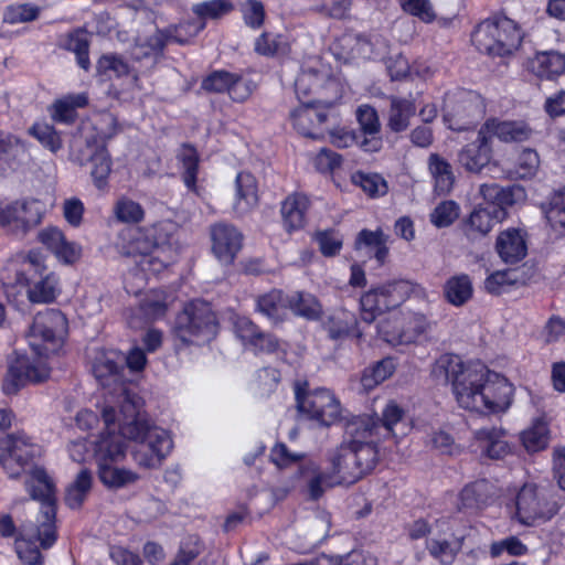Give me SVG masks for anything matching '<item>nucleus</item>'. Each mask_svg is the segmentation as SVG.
I'll return each instance as SVG.
<instances>
[{"mask_svg":"<svg viewBox=\"0 0 565 565\" xmlns=\"http://www.w3.org/2000/svg\"><path fill=\"white\" fill-rule=\"evenodd\" d=\"M178 226L174 222L164 220L149 226L139 227L127 244L126 254L135 259L142 276L136 277L140 284L135 288L126 282L128 292L138 294L145 285L147 274H159L177 260L179 245L175 241Z\"/></svg>","mask_w":565,"mask_h":565,"instance_id":"3","label":"nucleus"},{"mask_svg":"<svg viewBox=\"0 0 565 565\" xmlns=\"http://www.w3.org/2000/svg\"><path fill=\"white\" fill-rule=\"evenodd\" d=\"M124 371L125 369L120 364V360L116 361L110 359L109 355H96L93 362V373L99 384L104 387L114 386L105 395L104 405L105 407L113 408V415L116 418L118 413H121L122 406L127 403V399L140 401V398L131 394L124 385Z\"/></svg>","mask_w":565,"mask_h":565,"instance_id":"16","label":"nucleus"},{"mask_svg":"<svg viewBox=\"0 0 565 565\" xmlns=\"http://www.w3.org/2000/svg\"><path fill=\"white\" fill-rule=\"evenodd\" d=\"M258 310L274 321L281 320L288 312V298L281 291L273 290L257 300Z\"/></svg>","mask_w":565,"mask_h":565,"instance_id":"48","label":"nucleus"},{"mask_svg":"<svg viewBox=\"0 0 565 565\" xmlns=\"http://www.w3.org/2000/svg\"><path fill=\"white\" fill-rule=\"evenodd\" d=\"M38 241L63 266H73L83 257V246L68 239L64 232L56 226H46L39 231Z\"/></svg>","mask_w":565,"mask_h":565,"instance_id":"23","label":"nucleus"},{"mask_svg":"<svg viewBox=\"0 0 565 565\" xmlns=\"http://www.w3.org/2000/svg\"><path fill=\"white\" fill-rule=\"evenodd\" d=\"M216 333L215 315L205 301L189 302L175 319L174 334L182 343L201 348L214 339Z\"/></svg>","mask_w":565,"mask_h":565,"instance_id":"10","label":"nucleus"},{"mask_svg":"<svg viewBox=\"0 0 565 565\" xmlns=\"http://www.w3.org/2000/svg\"><path fill=\"white\" fill-rule=\"evenodd\" d=\"M395 369V359L392 355H387L374 366L364 370L361 377V385L364 391L369 392L388 379L394 373Z\"/></svg>","mask_w":565,"mask_h":565,"instance_id":"46","label":"nucleus"},{"mask_svg":"<svg viewBox=\"0 0 565 565\" xmlns=\"http://www.w3.org/2000/svg\"><path fill=\"white\" fill-rule=\"evenodd\" d=\"M495 252L505 264L521 262L527 254L526 232L521 227H508L498 233Z\"/></svg>","mask_w":565,"mask_h":565,"instance_id":"29","label":"nucleus"},{"mask_svg":"<svg viewBox=\"0 0 565 565\" xmlns=\"http://www.w3.org/2000/svg\"><path fill=\"white\" fill-rule=\"evenodd\" d=\"M527 551V546L516 536H509L490 545V555L492 557H499L504 553L510 556H523Z\"/></svg>","mask_w":565,"mask_h":565,"instance_id":"62","label":"nucleus"},{"mask_svg":"<svg viewBox=\"0 0 565 565\" xmlns=\"http://www.w3.org/2000/svg\"><path fill=\"white\" fill-rule=\"evenodd\" d=\"M29 134L33 136L44 148L53 153H56L63 147V141L60 134L53 126L46 122H35L29 129Z\"/></svg>","mask_w":565,"mask_h":565,"instance_id":"53","label":"nucleus"},{"mask_svg":"<svg viewBox=\"0 0 565 565\" xmlns=\"http://www.w3.org/2000/svg\"><path fill=\"white\" fill-rule=\"evenodd\" d=\"M527 70L543 79H553L565 72V55L556 51L537 52L527 60Z\"/></svg>","mask_w":565,"mask_h":565,"instance_id":"33","label":"nucleus"},{"mask_svg":"<svg viewBox=\"0 0 565 565\" xmlns=\"http://www.w3.org/2000/svg\"><path fill=\"white\" fill-rule=\"evenodd\" d=\"M482 111L480 97L466 90L447 93L444 99V122L451 130H465L477 119Z\"/></svg>","mask_w":565,"mask_h":565,"instance_id":"19","label":"nucleus"},{"mask_svg":"<svg viewBox=\"0 0 565 565\" xmlns=\"http://www.w3.org/2000/svg\"><path fill=\"white\" fill-rule=\"evenodd\" d=\"M25 154L21 140L12 135L0 137V174L14 170Z\"/></svg>","mask_w":565,"mask_h":565,"instance_id":"41","label":"nucleus"},{"mask_svg":"<svg viewBox=\"0 0 565 565\" xmlns=\"http://www.w3.org/2000/svg\"><path fill=\"white\" fill-rule=\"evenodd\" d=\"M356 324L354 316L349 311H340L334 315L329 322V333L332 339L348 337L351 329Z\"/></svg>","mask_w":565,"mask_h":565,"instance_id":"63","label":"nucleus"},{"mask_svg":"<svg viewBox=\"0 0 565 565\" xmlns=\"http://www.w3.org/2000/svg\"><path fill=\"white\" fill-rule=\"evenodd\" d=\"M42 204L39 201L15 202L0 204V226L18 234H24L40 224L42 220Z\"/></svg>","mask_w":565,"mask_h":565,"instance_id":"22","label":"nucleus"},{"mask_svg":"<svg viewBox=\"0 0 565 565\" xmlns=\"http://www.w3.org/2000/svg\"><path fill=\"white\" fill-rule=\"evenodd\" d=\"M212 253L222 264H232L242 248L243 236L236 227L218 223L211 227Z\"/></svg>","mask_w":565,"mask_h":565,"instance_id":"26","label":"nucleus"},{"mask_svg":"<svg viewBox=\"0 0 565 565\" xmlns=\"http://www.w3.org/2000/svg\"><path fill=\"white\" fill-rule=\"evenodd\" d=\"M416 113L414 100L409 98L393 97L388 113V127L396 132L405 130L411 118Z\"/></svg>","mask_w":565,"mask_h":565,"instance_id":"43","label":"nucleus"},{"mask_svg":"<svg viewBox=\"0 0 565 565\" xmlns=\"http://www.w3.org/2000/svg\"><path fill=\"white\" fill-rule=\"evenodd\" d=\"M114 214L119 222L136 224L145 218L143 207L136 201L122 196L114 205Z\"/></svg>","mask_w":565,"mask_h":565,"instance_id":"54","label":"nucleus"},{"mask_svg":"<svg viewBox=\"0 0 565 565\" xmlns=\"http://www.w3.org/2000/svg\"><path fill=\"white\" fill-rule=\"evenodd\" d=\"M309 209V199L301 193L288 195L280 207L284 227L288 232L299 231L306 224V214Z\"/></svg>","mask_w":565,"mask_h":565,"instance_id":"34","label":"nucleus"},{"mask_svg":"<svg viewBox=\"0 0 565 565\" xmlns=\"http://www.w3.org/2000/svg\"><path fill=\"white\" fill-rule=\"evenodd\" d=\"M551 431L548 423L543 417H537L531 422L519 434V440L523 449L530 454H536L545 450L550 445Z\"/></svg>","mask_w":565,"mask_h":565,"instance_id":"35","label":"nucleus"},{"mask_svg":"<svg viewBox=\"0 0 565 565\" xmlns=\"http://www.w3.org/2000/svg\"><path fill=\"white\" fill-rule=\"evenodd\" d=\"M73 157L81 166L86 162L92 163L90 175L94 184L98 189H104L111 171V160L105 145L87 141L77 154L73 153Z\"/></svg>","mask_w":565,"mask_h":565,"instance_id":"27","label":"nucleus"},{"mask_svg":"<svg viewBox=\"0 0 565 565\" xmlns=\"http://www.w3.org/2000/svg\"><path fill=\"white\" fill-rule=\"evenodd\" d=\"M232 10L233 4L228 0H210L193 7L196 19L204 22L209 19H218Z\"/></svg>","mask_w":565,"mask_h":565,"instance_id":"56","label":"nucleus"},{"mask_svg":"<svg viewBox=\"0 0 565 565\" xmlns=\"http://www.w3.org/2000/svg\"><path fill=\"white\" fill-rule=\"evenodd\" d=\"M461 545V540L454 534L450 524L446 521H437L435 531L426 541V548L430 556L445 565L454 562Z\"/></svg>","mask_w":565,"mask_h":565,"instance_id":"25","label":"nucleus"},{"mask_svg":"<svg viewBox=\"0 0 565 565\" xmlns=\"http://www.w3.org/2000/svg\"><path fill=\"white\" fill-rule=\"evenodd\" d=\"M179 159L184 169L183 180L189 189H193L196 183V174L199 167V157L194 148L183 146L179 153Z\"/></svg>","mask_w":565,"mask_h":565,"instance_id":"59","label":"nucleus"},{"mask_svg":"<svg viewBox=\"0 0 565 565\" xmlns=\"http://www.w3.org/2000/svg\"><path fill=\"white\" fill-rule=\"evenodd\" d=\"M300 105L290 113L294 128L302 136L320 137V128L328 117V109L332 105L319 104L317 100H299Z\"/></svg>","mask_w":565,"mask_h":565,"instance_id":"24","label":"nucleus"},{"mask_svg":"<svg viewBox=\"0 0 565 565\" xmlns=\"http://www.w3.org/2000/svg\"><path fill=\"white\" fill-rule=\"evenodd\" d=\"M460 215V206L454 200L439 202L430 212L429 221L437 228L452 225Z\"/></svg>","mask_w":565,"mask_h":565,"instance_id":"52","label":"nucleus"},{"mask_svg":"<svg viewBox=\"0 0 565 565\" xmlns=\"http://www.w3.org/2000/svg\"><path fill=\"white\" fill-rule=\"evenodd\" d=\"M92 480V472L89 470L83 469L79 471L66 491L65 502L70 508L77 509L82 505L90 491Z\"/></svg>","mask_w":565,"mask_h":565,"instance_id":"49","label":"nucleus"},{"mask_svg":"<svg viewBox=\"0 0 565 565\" xmlns=\"http://www.w3.org/2000/svg\"><path fill=\"white\" fill-rule=\"evenodd\" d=\"M429 321L423 313L395 311L380 321L379 337L391 345L408 344L427 331Z\"/></svg>","mask_w":565,"mask_h":565,"instance_id":"17","label":"nucleus"},{"mask_svg":"<svg viewBox=\"0 0 565 565\" xmlns=\"http://www.w3.org/2000/svg\"><path fill=\"white\" fill-rule=\"evenodd\" d=\"M235 203L237 212L246 213L258 202V188L255 177L248 172H239L235 180Z\"/></svg>","mask_w":565,"mask_h":565,"instance_id":"39","label":"nucleus"},{"mask_svg":"<svg viewBox=\"0 0 565 565\" xmlns=\"http://www.w3.org/2000/svg\"><path fill=\"white\" fill-rule=\"evenodd\" d=\"M479 193L484 201L500 207L520 204L526 200V191L519 184L507 188L494 183L482 184Z\"/></svg>","mask_w":565,"mask_h":565,"instance_id":"36","label":"nucleus"},{"mask_svg":"<svg viewBox=\"0 0 565 565\" xmlns=\"http://www.w3.org/2000/svg\"><path fill=\"white\" fill-rule=\"evenodd\" d=\"M295 90L299 100H317L333 105L339 98V84L331 77L330 70L319 60H312L298 74Z\"/></svg>","mask_w":565,"mask_h":565,"instance_id":"11","label":"nucleus"},{"mask_svg":"<svg viewBox=\"0 0 565 565\" xmlns=\"http://www.w3.org/2000/svg\"><path fill=\"white\" fill-rule=\"evenodd\" d=\"M516 281L518 279L514 270H497L486 278L484 288L489 294L500 295L508 291L516 284Z\"/></svg>","mask_w":565,"mask_h":565,"instance_id":"57","label":"nucleus"},{"mask_svg":"<svg viewBox=\"0 0 565 565\" xmlns=\"http://www.w3.org/2000/svg\"><path fill=\"white\" fill-rule=\"evenodd\" d=\"M140 408V401L127 399L121 413L116 415V435L126 443L135 441L131 457L138 467L157 469L170 455L173 440L167 429L152 423Z\"/></svg>","mask_w":565,"mask_h":565,"instance_id":"2","label":"nucleus"},{"mask_svg":"<svg viewBox=\"0 0 565 565\" xmlns=\"http://www.w3.org/2000/svg\"><path fill=\"white\" fill-rule=\"evenodd\" d=\"M97 73L108 79L128 77L131 83L138 79L130 66L116 54H105L97 62Z\"/></svg>","mask_w":565,"mask_h":565,"instance_id":"44","label":"nucleus"},{"mask_svg":"<svg viewBox=\"0 0 565 565\" xmlns=\"http://www.w3.org/2000/svg\"><path fill=\"white\" fill-rule=\"evenodd\" d=\"M491 139L481 127L476 141L465 146L458 153V162L469 172H480L491 160Z\"/></svg>","mask_w":565,"mask_h":565,"instance_id":"30","label":"nucleus"},{"mask_svg":"<svg viewBox=\"0 0 565 565\" xmlns=\"http://www.w3.org/2000/svg\"><path fill=\"white\" fill-rule=\"evenodd\" d=\"M402 10L425 23L436 20V13L430 0H397Z\"/></svg>","mask_w":565,"mask_h":565,"instance_id":"58","label":"nucleus"},{"mask_svg":"<svg viewBox=\"0 0 565 565\" xmlns=\"http://www.w3.org/2000/svg\"><path fill=\"white\" fill-rule=\"evenodd\" d=\"M22 265L17 281L25 287L28 300L33 305L55 302L62 292L61 279L47 267L45 256L32 249L23 257Z\"/></svg>","mask_w":565,"mask_h":565,"instance_id":"6","label":"nucleus"},{"mask_svg":"<svg viewBox=\"0 0 565 565\" xmlns=\"http://www.w3.org/2000/svg\"><path fill=\"white\" fill-rule=\"evenodd\" d=\"M428 171L434 181V191L438 194L449 193L455 184V174L450 163L437 153L428 157Z\"/></svg>","mask_w":565,"mask_h":565,"instance_id":"40","label":"nucleus"},{"mask_svg":"<svg viewBox=\"0 0 565 565\" xmlns=\"http://www.w3.org/2000/svg\"><path fill=\"white\" fill-rule=\"evenodd\" d=\"M556 504L547 499L544 489L533 483L524 484L510 510V519L523 526H536L556 513Z\"/></svg>","mask_w":565,"mask_h":565,"instance_id":"13","label":"nucleus"},{"mask_svg":"<svg viewBox=\"0 0 565 565\" xmlns=\"http://www.w3.org/2000/svg\"><path fill=\"white\" fill-rule=\"evenodd\" d=\"M446 299L454 306H462L473 292L472 284L468 275L461 274L449 278L444 288Z\"/></svg>","mask_w":565,"mask_h":565,"instance_id":"47","label":"nucleus"},{"mask_svg":"<svg viewBox=\"0 0 565 565\" xmlns=\"http://www.w3.org/2000/svg\"><path fill=\"white\" fill-rule=\"evenodd\" d=\"M68 334L66 316L57 309H45L33 317L26 339L36 353L55 351Z\"/></svg>","mask_w":565,"mask_h":565,"instance_id":"12","label":"nucleus"},{"mask_svg":"<svg viewBox=\"0 0 565 565\" xmlns=\"http://www.w3.org/2000/svg\"><path fill=\"white\" fill-rule=\"evenodd\" d=\"M305 455L292 452L285 444H276L270 450V460L279 469L289 468L303 459Z\"/></svg>","mask_w":565,"mask_h":565,"instance_id":"64","label":"nucleus"},{"mask_svg":"<svg viewBox=\"0 0 565 565\" xmlns=\"http://www.w3.org/2000/svg\"><path fill=\"white\" fill-rule=\"evenodd\" d=\"M411 297L427 300L428 294L424 287L408 280H395L373 288L360 299L362 318L372 322L382 312L398 307Z\"/></svg>","mask_w":565,"mask_h":565,"instance_id":"9","label":"nucleus"},{"mask_svg":"<svg viewBox=\"0 0 565 565\" xmlns=\"http://www.w3.org/2000/svg\"><path fill=\"white\" fill-rule=\"evenodd\" d=\"M28 473L26 490L33 500L41 502L34 537L43 548H50L56 541L54 483L40 467H33Z\"/></svg>","mask_w":565,"mask_h":565,"instance_id":"7","label":"nucleus"},{"mask_svg":"<svg viewBox=\"0 0 565 565\" xmlns=\"http://www.w3.org/2000/svg\"><path fill=\"white\" fill-rule=\"evenodd\" d=\"M172 301V295H169L163 290H151L146 295L140 308L149 319H158L164 316Z\"/></svg>","mask_w":565,"mask_h":565,"instance_id":"51","label":"nucleus"},{"mask_svg":"<svg viewBox=\"0 0 565 565\" xmlns=\"http://www.w3.org/2000/svg\"><path fill=\"white\" fill-rule=\"evenodd\" d=\"M299 475L305 479L307 483V493L310 499H319L326 489L333 487L334 484H328L329 472H323L315 462H307L299 468Z\"/></svg>","mask_w":565,"mask_h":565,"instance_id":"42","label":"nucleus"},{"mask_svg":"<svg viewBox=\"0 0 565 565\" xmlns=\"http://www.w3.org/2000/svg\"><path fill=\"white\" fill-rule=\"evenodd\" d=\"M289 310L308 320L319 319L322 315V306L319 300L308 292H296L288 298Z\"/></svg>","mask_w":565,"mask_h":565,"instance_id":"45","label":"nucleus"},{"mask_svg":"<svg viewBox=\"0 0 565 565\" xmlns=\"http://www.w3.org/2000/svg\"><path fill=\"white\" fill-rule=\"evenodd\" d=\"M404 414V409L395 401H390L382 411L381 417L365 415L351 419L348 423V434L358 436L361 430L362 436L371 440L372 444L394 437V427L402 422Z\"/></svg>","mask_w":565,"mask_h":565,"instance_id":"18","label":"nucleus"},{"mask_svg":"<svg viewBox=\"0 0 565 565\" xmlns=\"http://www.w3.org/2000/svg\"><path fill=\"white\" fill-rule=\"evenodd\" d=\"M351 181L360 186L370 198L383 196L388 191L386 180L379 173L356 171L351 175Z\"/></svg>","mask_w":565,"mask_h":565,"instance_id":"50","label":"nucleus"},{"mask_svg":"<svg viewBox=\"0 0 565 565\" xmlns=\"http://www.w3.org/2000/svg\"><path fill=\"white\" fill-rule=\"evenodd\" d=\"M205 28V22L194 19L193 21L180 23L178 26L166 31H153L147 38H138L136 49L132 52L135 58L139 60L162 51L168 42L185 44L195 38Z\"/></svg>","mask_w":565,"mask_h":565,"instance_id":"20","label":"nucleus"},{"mask_svg":"<svg viewBox=\"0 0 565 565\" xmlns=\"http://www.w3.org/2000/svg\"><path fill=\"white\" fill-rule=\"evenodd\" d=\"M471 41L480 52L492 56H505L519 49L522 33L513 20L493 17L476 26Z\"/></svg>","mask_w":565,"mask_h":565,"instance_id":"8","label":"nucleus"},{"mask_svg":"<svg viewBox=\"0 0 565 565\" xmlns=\"http://www.w3.org/2000/svg\"><path fill=\"white\" fill-rule=\"evenodd\" d=\"M105 429L94 443V458L100 482L108 489H121L139 481L140 475L118 462L126 458L127 443L116 435V420L111 407L103 411Z\"/></svg>","mask_w":565,"mask_h":565,"instance_id":"4","label":"nucleus"},{"mask_svg":"<svg viewBox=\"0 0 565 565\" xmlns=\"http://www.w3.org/2000/svg\"><path fill=\"white\" fill-rule=\"evenodd\" d=\"M497 218L498 211L495 209L490 210L478 205L463 221V233L470 239L484 237L492 231Z\"/></svg>","mask_w":565,"mask_h":565,"instance_id":"37","label":"nucleus"},{"mask_svg":"<svg viewBox=\"0 0 565 565\" xmlns=\"http://www.w3.org/2000/svg\"><path fill=\"white\" fill-rule=\"evenodd\" d=\"M40 451V447L24 434L10 435L0 440V462L10 478L26 471L29 461Z\"/></svg>","mask_w":565,"mask_h":565,"instance_id":"21","label":"nucleus"},{"mask_svg":"<svg viewBox=\"0 0 565 565\" xmlns=\"http://www.w3.org/2000/svg\"><path fill=\"white\" fill-rule=\"evenodd\" d=\"M472 451L490 459H501L511 452L505 440V431L501 428H482L475 433Z\"/></svg>","mask_w":565,"mask_h":565,"instance_id":"31","label":"nucleus"},{"mask_svg":"<svg viewBox=\"0 0 565 565\" xmlns=\"http://www.w3.org/2000/svg\"><path fill=\"white\" fill-rule=\"evenodd\" d=\"M544 213L554 230H565V188L551 196Z\"/></svg>","mask_w":565,"mask_h":565,"instance_id":"55","label":"nucleus"},{"mask_svg":"<svg viewBox=\"0 0 565 565\" xmlns=\"http://www.w3.org/2000/svg\"><path fill=\"white\" fill-rule=\"evenodd\" d=\"M491 486L484 481H476L466 486L458 497V509L482 511L490 504Z\"/></svg>","mask_w":565,"mask_h":565,"instance_id":"38","label":"nucleus"},{"mask_svg":"<svg viewBox=\"0 0 565 565\" xmlns=\"http://www.w3.org/2000/svg\"><path fill=\"white\" fill-rule=\"evenodd\" d=\"M347 438L329 457L330 476L328 484H352L369 473L376 462V449L362 431Z\"/></svg>","mask_w":565,"mask_h":565,"instance_id":"5","label":"nucleus"},{"mask_svg":"<svg viewBox=\"0 0 565 565\" xmlns=\"http://www.w3.org/2000/svg\"><path fill=\"white\" fill-rule=\"evenodd\" d=\"M39 14L40 8L34 4H14L7 8L3 20L9 24L25 23L34 21Z\"/></svg>","mask_w":565,"mask_h":565,"instance_id":"61","label":"nucleus"},{"mask_svg":"<svg viewBox=\"0 0 565 565\" xmlns=\"http://www.w3.org/2000/svg\"><path fill=\"white\" fill-rule=\"evenodd\" d=\"M49 355H13L8 363L2 391L7 395L17 394L28 384H39L51 375Z\"/></svg>","mask_w":565,"mask_h":565,"instance_id":"14","label":"nucleus"},{"mask_svg":"<svg viewBox=\"0 0 565 565\" xmlns=\"http://www.w3.org/2000/svg\"><path fill=\"white\" fill-rule=\"evenodd\" d=\"M490 139L497 137L503 142H522L532 135V129L523 120L488 119L482 126Z\"/></svg>","mask_w":565,"mask_h":565,"instance_id":"32","label":"nucleus"},{"mask_svg":"<svg viewBox=\"0 0 565 565\" xmlns=\"http://www.w3.org/2000/svg\"><path fill=\"white\" fill-rule=\"evenodd\" d=\"M540 167V157L533 149H523L514 167V174L518 178L526 179L536 174Z\"/></svg>","mask_w":565,"mask_h":565,"instance_id":"60","label":"nucleus"},{"mask_svg":"<svg viewBox=\"0 0 565 565\" xmlns=\"http://www.w3.org/2000/svg\"><path fill=\"white\" fill-rule=\"evenodd\" d=\"M295 395L298 411L319 426L329 427L342 418L343 409L340 401L333 392L327 388L305 392L297 384Z\"/></svg>","mask_w":565,"mask_h":565,"instance_id":"15","label":"nucleus"},{"mask_svg":"<svg viewBox=\"0 0 565 565\" xmlns=\"http://www.w3.org/2000/svg\"><path fill=\"white\" fill-rule=\"evenodd\" d=\"M433 373L445 376L458 406L468 412L501 415L513 404L514 384L479 360L463 362L461 355H440Z\"/></svg>","mask_w":565,"mask_h":565,"instance_id":"1","label":"nucleus"},{"mask_svg":"<svg viewBox=\"0 0 565 565\" xmlns=\"http://www.w3.org/2000/svg\"><path fill=\"white\" fill-rule=\"evenodd\" d=\"M234 333L246 350L275 352L282 350L280 343L270 334L260 333L256 326L246 317H233Z\"/></svg>","mask_w":565,"mask_h":565,"instance_id":"28","label":"nucleus"}]
</instances>
